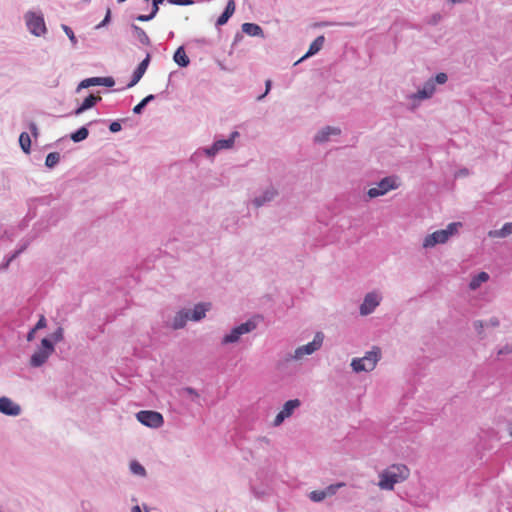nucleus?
<instances>
[{"instance_id":"1","label":"nucleus","mask_w":512,"mask_h":512,"mask_svg":"<svg viewBox=\"0 0 512 512\" xmlns=\"http://www.w3.org/2000/svg\"><path fill=\"white\" fill-rule=\"evenodd\" d=\"M409 477V469L402 464H394L380 474L379 487L392 490L394 485Z\"/></svg>"},{"instance_id":"2","label":"nucleus","mask_w":512,"mask_h":512,"mask_svg":"<svg viewBox=\"0 0 512 512\" xmlns=\"http://www.w3.org/2000/svg\"><path fill=\"white\" fill-rule=\"evenodd\" d=\"M462 226L461 222H453L450 223L446 229L437 230L432 234H429L425 237L423 241L424 248H431L437 244H443L448 241V239L457 233L458 228Z\"/></svg>"},{"instance_id":"3","label":"nucleus","mask_w":512,"mask_h":512,"mask_svg":"<svg viewBox=\"0 0 512 512\" xmlns=\"http://www.w3.org/2000/svg\"><path fill=\"white\" fill-rule=\"evenodd\" d=\"M380 359V349L373 348L362 358L352 360L351 366L355 372L372 371Z\"/></svg>"},{"instance_id":"4","label":"nucleus","mask_w":512,"mask_h":512,"mask_svg":"<svg viewBox=\"0 0 512 512\" xmlns=\"http://www.w3.org/2000/svg\"><path fill=\"white\" fill-rule=\"evenodd\" d=\"M53 352L54 346L51 341L47 338L42 339L41 347L30 358V365L32 367L42 366Z\"/></svg>"},{"instance_id":"5","label":"nucleus","mask_w":512,"mask_h":512,"mask_svg":"<svg viewBox=\"0 0 512 512\" xmlns=\"http://www.w3.org/2000/svg\"><path fill=\"white\" fill-rule=\"evenodd\" d=\"M136 418L141 424L150 428H159L164 423L162 414L152 410L139 411Z\"/></svg>"},{"instance_id":"6","label":"nucleus","mask_w":512,"mask_h":512,"mask_svg":"<svg viewBox=\"0 0 512 512\" xmlns=\"http://www.w3.org/2000/svg\"><path fill=\"white\" fill-rule=\"evenodd\" d=\"M26 24L29 31L35 36H42L46 33L47 28L42 15H38L34 12H28L25 15Z\"/></svg>"},{"instance_id":"7","label":"nucleus","mask_w":512,"mask_h":512,"mask_svg":"<svg viewBox=\"0 0 512 512\" xmlns=\"http://www.w3.org/2000/svg\"><path fill=\"white\" fill-rule=\"evenodd\" d=\"M398 187L397 180L394 177H385L380 182L368 190L367 194L370 198H376L385 195L387 192Z\"/></svg>"},{"instance_id":"8","label":"nucleus","mask_w":512,"mask_h":512,"mask_svg":"<svg viewBox=\"0 0 512 512\" xmlns=\"http://www.w3.org/2000/svg\"><path fill=\"white\" fill-rule=\"evenodd\" d=\"M255 328H256V323L252 320L242 323L241 325L233 328L232 331L222 339V343L223 344L235 343L240 339V337L242 335L253 331Z\"/></svg>"},{"instance_id":"9","label":"nucleus","mask_w":512,"mask_h":512,"mask_svg":"<svg viewBox=\"0 0 512 512\" xmlns=\"http://www.w3.org/2000/svg\"><path fill=\"white\" fill-rule=\"evenodd\" d=\"M324 340V335L321 332L316 333L312 342L300 346L295 350L294 358L301 359L305 355H310L320 349Z\"/></svg>"},{"instance_id":"10","label":"nucleus","mask_w":512,"mask_h":512,"mask_svg":"<svg viewBox=\"0 0 512 512\" xmlns=\"http://www.w3.org/2000/svg\"><path fill=\"white\" fill-rule=\"evenodd\" d=\"M300 401L298 399H293L287 401L282 410L276 415L274 419V426H279L286 418H289L294 410L300 406Z\"/></svg>"},{"instance_id":"11","label":"nucleus","mask_w":512,"mask_h":512,"mask_svg":"<svg viewBox=\"0 0 512 512\" xmlns=\"http://www.w3.org/2000/svg\"><path fill=\"white\" fill-rule=\"evenodd\" d=\"M0 412L9 416H18L21 413V407L8 397L0 398Z\"/></svg>"},{"instance_id":"12","label":"nucleus","mask_w":512,"mask_h":512,"mask_svg":"<svg viewBox=\"0 0 512 512\" xmlns=\"http://www.w3.org/2000/svg\"><path fill=\"white\" fill-rule=\"evenodd\" d=\"M379 305V297L375 293H369L365 296L363 303L360 306L361 315H368L374 311Z\"/></svg>"},{"instance_id":"13","label":"nucleus","mask_w":512,"mask_h":512,"mask_svg":"<svg viewBox=\"0 0 512 512\" xmlns=\"http://www.w3.org/2000/svg\"><path fill=\"white\" fill-rule=\"evenodd\" d=\"M239 136V133L238 132H233L230 136L229 139H225V140H218L216 141L213 146L208 149L206 152L208 155H215L219 150L221 149H227V148H231L233 143H234V140L235 138Z\"/></svg>"},{"instance_id":"14","label":"nucleus","mask_w":512,"mask_h":512,"mask_svg":"<svg viewBox=\"0 0 512 512\" xmlns=\"http://www.w3.org/2000/svg\"><path fill=\"white\" fill-rule=\"evenodd\" d=\"M149 61H150V56L147 55L146 58L141 61V63L138 65V67L134 71L133 76H132V80L128 84V87H133L134 85H136L140 81V79L142 78V76L144 75V73L147 70V67L149 65Z\"/></svg>"},{"instance_id":"15","label":"nucleus","mask_w":512,"mask_h":512,"mask_svg":"<svg viewBox=\"0 0 512 512\" xmlns=\"http://www.w3.org/2000/svg\"><path fill=\"white\" fill-rule=\"evenodd\" d=\"M210 307V303H199L195 305L194 309L192 310L191 316L189 315L190 319L193 321L201 320L202 318L205 317V314L210 309Z\"/></svg>"},{"instance_id":"16","label":"nucleus","mask_w":512,"mask_h":512,"mask_svg":"<svg viewBox=\"0 0 512 512\" xmlns=\"http://www.w3.org/2000/svg\"><path fill=\"white\" fill-rule=\"evenodd\" d=\"M340 134V129L339 128H335V127H326L324 129H322L316 136H315V141L316 142H325L328 140L329 136L330 135H339Z\"/></svg>"},{"instance_id":"17","label":"nucleus","mask_w":512,"mask_h":512,"mask_svg":"<svg viewBox=\"0 0 512 512\" xmlns=\"http://www.w3.org/2000/svg\"><path fill=\"white\" fill-rule=\"evenodd\" d=\"M324 36H318L309 46V49L307 51V53L301 58V60L307 58V57H310L314 54H316L317 52H319L322 47H323V44H324Z\"/></svg>"},{"instance_id":"18","label":"nucleus","mask_w":512,"mask_h":512,"mask_svg":"<svg viewBox=\"0 0 512 512\" xmlns=\"http://www.w3.org/2000/svg\"><path fill=\"white\" fill-rule=\"evenodd\" d=\"M510 234H512V222L504 224L499 230H491L488 233L491 238H505Z\"/></svg>"},{"instance_id":"19","label":"nucleus","mask_w":512,"mask_h":512,"mask_svg":"<svg viewBox=\"0 0 512 512\" xmlns=\"http://www.w3.org/2000/svg\"><path fill=\"white\" fill-rule=\"evenodd\" d=\"M100 100H101L100 96H95V95H92V94L89 95L87 98H85V100L83 101L81 106L79 108H77L75 113L77 115L83 113L85 110L93 107Z\"/></svg>"},{"instance_id":"20","label":"nucleus","mask_w":512,"mask_h":512,"mask_svg":"<svg viewBox=\"0 0 512 512\" xmlns=\"http://www.w3.org/2000/svg\"><path fill=\"white\" fill-rule=\"evenodd\" d=\"M174 61L181 67H187L190 63L189 57L183 47H179L173 56Z\"/></svg>"},{"instance_id":"21","label":"nucleus","mask_w":512,"mask_h":512,"mask_svg":"<svg viewBox=\"0 0 512 512\" xmlns=\"http://www.w3.org/2000/svg\"><path fill=\"white\" fill-rule=\"evenodd\" d=\"M242 31L249 36H262V28L254 23H244L242 25Z\"/></svg>"},{"instance_id":"22","label":"nucleus","mask_w":512,"mask_h":512,"mask_svg":"<svg viewBox=\"0 0 512 512\" xmlns=\"http://www.w3.org/2000/svg\"><path fill=\"white\" fill-rule=\"evenodd\" d=\"M188 319H190L189 312H187V311L178 312L173 321V328L174 329L183 328Z\"/></svg>"},{"instance_id":"23","label":"nucleus","mask_w":512,"mask_h":512,"mask_svg":"<svg viewBox=\"0 0 512 512\" xmlns=\"http://www.w3.org/2000/svg\"><path fill=\"white\" fill-rule=\"evenodd\" d=\"M435 91V85L433 81H428L423 89L419 90L416 94V97L419 99L429 98Z\"/></svg>"},{"instance_id":"24","label":"nucleus","mask_w":512,"mask_h":512,"mask_svg":"<svg viewBox=\"0 0 512 512\" xmlns=\"http://www.w3.org/2000/svg\"><path fill=\"white\" fill-rule=\"evenodd\" d=\"M163 1L164 0H152L153 7L151 13L149 15H139L137 20L144 22L153 19L159 11V5L163 3Z\"/></svg>"},{"instance_id":"25","label":"nucleus","mask_w":512,"mask_h":512,"mask_svg":"<svg viewBox=\"0 0 512 512\" xmlns=\"http://www.w3.org/2000/svg\"><path fill=\"white\" fill-rule=\"evenodd\" d=\"M489 279V275L486 273V272H480L477 276H475L470 284H469V287L470 289L472 290H476L477 288L480 287V285L486 281H488Z\"/></svg>"},{"instance_id":"26","label":"nucleus","mask_w":512,"mask_h":512,"mask_svg":"<svg viewBox=\"0 0 512 512\" xmlns=\"http://www.w3.org/2000/svg\"><path fill=\"white\" fill-rule=\"evenodd\" d=\"M19 144L21 149L26 153H30L31 149V139L28 133L22 132L19 136Z\"/></svg>"},{"instance_id":"27","label":"nucleus","mask_w":512,"mask_h":512,"mask_svg":"<svg viewBox=\"0 0 512 512\" xmlns=\"http://www.w3.org/2000/svg\"><path fill=\"white\" fill-rule=\"evenodd\" d=\"M134 32L136 34L137 39L143 45H150V39L146 32L139 26L133 25Z\"/></svg>"},{"instance_id":"28","label":"nucleus","mask_w":512,"mask_h":512,"mask_svg":"<svg viewBox=\"0 0 512 512\" xmlns=\"http://www.w3.org/2000/svg\"><path fill=\"white\" fill-rule=\"evenodd\" d=\"M275 195L276 191L274 189L267 190L262 197L254 199V204L256 207H260L265 202L272 200Z\"/></svg>"},{"instance_id":"29","label":"nucleus","mask_w":512,"mask_h":512,"mask_svg":"<svg viewBox=\"0 0 512 512\" xmlns=\"http://www.w3.org/2000/svg\"><path fill=\"white\" fill-rule=\"evenodd\" d=\"M88 130L85 127H81L79 130H77L75 133L71 134V139L74 142H80L85 140L88 137Z\"/></svg>"},{"instance_id":"30","label":"nucleus","mask_w":512,"mask_h":512,"mask_svg":"<svg viewBox=\"0 0 512 512\" xmlns=\"http://www.w3.org/2000/svg\"><path fill=\"white\" fill-rule=\"evenodd\" d=\"M59 160H60L59 153L51 152V153H49L47 155L46 160H45V164H46L47 167L52 168L56 164H58Z\"/></svg>"},{"instance_id":"31","label":"nucleus","mask_w":512,"mask_h":512,"mask_svg":"<svg viewBox=\"0 0 512 512\" xmlns=\"http://www.w3.org/2000/svg\"><path fill=\"white\" fill-rule=\"evenodd\" d=\"M345 486V483L343 482H340V483H337V484H332V485H329L328 487H326L324 490V493H325V496L326 498L327 497H331L333 496L334 494H336L337 490L341 487H344Z\"/></svg>"},{"instance_id":"32","label":"nucleus","mask_w":512,"mask_h":512,"mask_svg":"<svg viewBox=\"0 0 512 512\" xmlns=\"http://www.w3.org/2000/svg\"><path fill=\"white\" fill-rule=\"evenodd\" d=\"M154 99V95H148L146 96L140 103H138L134 108L133 112L136 114L141 113L142 109Z\"/></svg>"},{"instance_id":"33","label":"nucleus","mask_w":512,"mask_h":512,"mask_svg":"<svg viewBox=\"0 0 512 512\" xmlns=\"http://www.w3.org/2000/svg\"><path fill=\"white\" fill-rule=\"evenodd\" d=\"M97 85H100L99 77H92V78H87V79L83 80L80 83L79 87L87 88L90 86H97Z\"/></svg>"},{"instance_id":"34","label":"nucleus","mask_w":512,"mask_h":512,"mask_svg":"<svg viewBox=\"0 0 512 512\" xmlns=\"http://www.w3.org/2000/svg\"><path fill=\"white\" fill-rule=\"evenodd\" d=\"M309 498L314 502H320L326 498L324 490H314L310 492Z\"/></svg>"},{"instance_id":"35","label":"nucleus","mask_w":512,"mask_h":512,"mask_svg":"<svg viewBox=\"0 0 512 512\" xmlns=\"http://www.w3.org/2000/svg\"><path fill=\"white\" fill-rule=\"evenodd\" d=\"M130 469L134 474L144 476L145 475V469L144 467L138 463L137 461H133L130 464Z\"/></svg>"},{"instance_id":"36","label":"nucleus","mask_w":512,"mask_h":512,"mask_svg":"<svg viewBox=\"0 0 512 512\" xmlns=\"http://www.w3.org/2000/svg\"><path fill=\"white\" fill-rule=\"evenodd\" d=\"M62 29L63 31L66 33V35L69 37V39L71 40V42L73 44H76V37H75V34L74 32L72 31V29L70 27H68L67 25H62Z\"/></svg>"},{"instance_id":"37","label":"nucleus","mask_w":512,"mask_h":512,"mask_svg":"<svg viewBox=\"0 0 512 512\" xmlns=\"http://www.w3.org/2000/svg\"><path fill=\"white\" fill-rule=\"evenodd\" d=\"M51 338L54 342H60L63 340V328L59 327L55 332L52 333Z\"/></svg>"},{"instance_id":"38","label":"nucleus","mask_w":512,"mask_h":512,"mask_svg":"<svg viewBox=\"0 0 512 512\" xmlns=\"http://www.w3.org/2000/svg\"><path fill=\"white\" fill-rule=\"evenodd\" d=\"M100 85L106 87H112L115 84V81L112 77H99Z\"/></svg>"},{"instance_id":"39","label":"nucleus","mask_w":512,"mask_h":512,"mask_svg":"<svg viewBox=\"0 0 512 512\" xmlns=\"http://www.w3.org/2000/svg\"><path fill=\"white\" fill-rule=\"evenodd\" d=\"M230 17H231V16H230L228 13H226V12L224 11V12L219 16V18L217 19L216 24H217L218 26H222V25H224V24L228 21V19H229Z\"/></svg>"},{"instance_id":"40","label":"nucleus","mask_w":512,"mask_h":512,"mask_svg":"<svg viewBox=\"0 0 512 512\" xmlns=\"http://www.w3.org/2000/svg\"><path fill=\"white\" fill-rule=\"evenodd\" d=\"M46 325H47L46 319H45L44 315H41L38 322L36 323L34 329L37 331L39 329L45 328Z\"/></svg>"},{"instance_id":"41","label":"nucleus","mask_w":512,"mask_h":512,"mask_svg":"<svg viewBox=\"0 0 512 512\" xmlns=\"http://www.w3.org/2000/svg\"><path fill=\"white\" fill-rule=\"evenodd\" d=\"M224 11L232 16L235 11V2L233 0H229Z\"/></svg>"},{"instance_id":"42","label":"nucleus","mask_w":512,"mask_h":512,"mask_svg":"<svg viewBox=\"0 0 512 512\" xmlns=\"http://www.w3.org/2000/svg\"><path fill=\"white\" fill-rule=\"evenodd\" d=\"M435 81L438 84H444L447 81V75L445 73H439V74L436 75Z\"/></svg>"},{"instance_id":"43","label":"nucleus","mask_w":512,"mask_h":512,"mask_svg":"<svg viewBox=\"0 0 512 512\" xmlns=\"http://www.w3.org/2000/svg\"><path fill=\"white\" fill-rule=\"evenodd\" d=\"M168 1H169V3H171V4H175V5H182V6H184V5H190V4H192V3H193V2H192V0H168Z\"/></svg>"},{"instance_id":"44","label":"nucleus","mask_w":512,"mask_h":512,"mask_svg":"<svg viewBox=\"0 0 512 512\" xmlns=\"http://www.w3.org/2000/svg\"><path fill=\"white\" fill-rule=\"evenodd\" d=\"M512 352V345L506 344L502 349L498 351V355L509 354Z\"/></svg>"},{"instance_id":"45","label":"nucleus","mask_w":512,"mask_h":512,"mask_svg":"<svg viewBox=\"0 0 512 512\" xmlns=\"http://www.w3.org/2000/svg\"><path fill=\"white\" fill-rule=\"evenodd\" d=\"M111 132L115 133L121 130V124L119 122H112L109 126Z\"/></svg>"},{"instance_id":"46","label":"nucleus","mask_w":512,"mask_h":512,"mask_svg":"<svg viewBox=\"0 0 512 512\" xmlns=\"http://www.w3.org/2000/svg\"><path fill=\"white\" fill-rule=\"evenodd\" d=\"M110 9L107 10L104 20L98 25V27L104 26L110 20Z\"/></svg>"},{"instance_id":"47","label":"nucleus","mask_w":512,"mask_h":512,"mask_svg":"<svg viewBox=\"0 0 512 512\" xmlns=\"http://www.w3.org/2000/svg\"><path fill=\"white\" fill-rule=\"evenodd\" d=\"M270 88H271V80H267L265 93L263 95L259 96L258 99H262L269 92Z\"/></svg>"},{"instance_id":"48","label":"nucleus","mask_w":512,"mask_h":512,"mask_svg":"<svg viewBox=\"0 0 512 512\" xmlns=\"http://www.w3.org/2000/svg\"><path fill=\"white\" fill-rule=\"evenodd\" d=\"M35 332L36 330L33 328L32 330L29 331V333L27 334V340L30 342L34 339L35 337Z\"/></svg>"},{"instance_id":"49","label":"nucleus","mask_w":512,"mask_h":512,"mask_svg":"<svg viewBox=\"0 0 512 512\" xmlns=\"http://www.w3.org/2000/svg\"><path fill=\"white\" fill-rule=\"evenodd\" d=\"M30 130H31V132L33 133V135L36 137V136H37V134H38V131H37V126H36V124H35V123H31V124H30Z\"/></svg>"},{"instance_id":"50","label":"nucleus","mask_w":512,"mask_h":512,"mask_svg":"<svg viewBox=\"0 0 512 512\" xmlns=\"http://www.w3.org/2000/svg\"><path fill=\"white\" fill-rule=\"evenodd\" d=\"M131 512H142V511H141V508L138 505H136L132 508Z\"/></svg>"},{"instance_id":"51","label":"nucleus","mask_w":512,"mask_h":512,"mask_svg":"<svg viewBox=\"0 0 512 512\" xmlns=\"http://www.w3.org/2000/svg\"><path fill=\"white\" fill-rule=\"evenodd\" d=\"M491 323H492V325H494V326H497V325H498V321H497V320H493V321H491Z\"/></svg>"},{"instance_id":"52","label":"nucleus","mask_w":512,"mask_h":512,"mask_svg":"<svg viewBox=\"0 0 512 512\" xmlns=\"http://www.w3.org/2000/svg\"><path fill=\"white\" fill-rule=\"evenodd\" d=\"M511 435H512V431H511Z\"/></svg>"}]
</instances>
